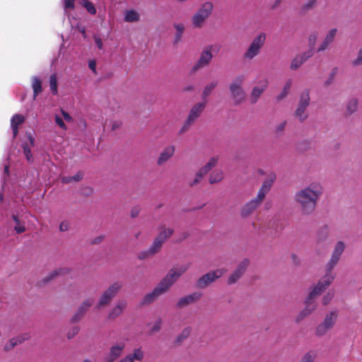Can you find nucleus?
<instances>
[{
  "label": "nucleus",
  "mask_w": 362,
  "mask_h": 362,
  "mask_svg": "<svg viewBox=\"0 0 362 362\" xmlns=\"http://www.w3.org/2000/svg\"><path fill=\"white\" fill-rule=\"evenodd\" d=\"M268 86V81L267 79L261 80L258 82V85L253 88L250 99L252 103H255L257 101L259 96L265 90Z\"/></svg>",
  "instance_id": "obj_16"
},
{
  "label": "nucleus",
  "mask_w": 362,
  "mask_h": 362,
  "mask_svg": "<svg viewBox=\"0 0 362 362\" xmlns=\"http://www.w3.org/2000/svg\"><path fill=\"white\" fill-rule=\"evenodd\" d=\"M175 28L176 29V32H178V33H183L184 31V29H185V26L182 23H177L175 25Z\"/></svg>",
  "instance_id": "obj_52"
},
{
  "label": "nucleus",
  "mask_w": 362,
  "mask_h": 362,
  "mask_svg": "<svg viewBox=\"0 0 362 362\" xmlns=\"http://www.w3.org/2000/svg\"><path fill=\"white\" fill-rule=\"evenodd\" d=\"M317 35L315 33H313L309 37V44L311 47V49L310 51H312L313 52V46L316 42Z\"/></svg>",
  "instance_id": "obj_43"
},
{
  "label": "nucleus",
  "mask_w": 362,
  "mask_h": 362,
  "mask_svg": "<svg viewBox=\"0 0 362 362\" xmlns=\"http://www.w3.org/2000/svg\"><path fill=\"white\" fill-rule=\"evenodd\" d=\"M358 107V100L356 98H352L349 100L346 106V114L351 115L355 112Z\"/></svg>",
  "instance_id": "obj_32"
},
{
  "label": "nucleus",
  "mask_w": 362,
  "mask_h": 362,
  "mask_svg": "<svg viewBox=\"0 0 362 362\" xmlns=\"http://www.w3.org/2000/svg\"><path fill=\"white\" fill-rule=\"evenodd\" d=\"M4 173L8 175V165H5L4 166Z\"/></svg>",
  "instance_id": "obj_62"
},
{
  "label": "nucleus",
  "mask_w": 362,
  "mask_h": 362,
  "mask_svg": "<svg viewBox=\"0 0 362 362\" xmlns=\"http://www.w3.org/2000/svg\"><path fill=\"white\" fill-rule=\"evenodd\" d=\"M32 88L33 90V98L42 92V81L37 76H33L32 78Z\"/></svg>",
  "instance_id": "obj_28"
},
{
  "label": "nucleus",
  "mask_w": 362,
  "mask_h": 362,
  "mask_svg": "<svg viewBox=\"0 0 362 362\" xmlns=\"http://www.w3.org/2000/svg\"><path fill=\"white\" fill-rule=\"evenodd\" d=\"M65 12L69 9H74L75 0H62Z\"/></svg>",
  "instance_id": "obj_41"
},
{
  "label": "nucleus",
  "mask_w": 362,
  "mask_h": 362,
  "mask_svg": "<svg viewBox=\"0 0 362 362\" xmlns=\"http://www.w3.org/2000/svg\"><path fill=\"white\" fill-rule=\"evenodd\" d=\"M321 193L322 187L319 184L313 183L296 194V199L305 214H310L314 211Z\"/></svg>",
  "instance_id": "obj_2"
},
{
  "label": "nucleus",
  "mask_w": 362,
  "mask_h": 362,
  "mask_svg": "<svg viewBox=\"0 0 362 362\" xmlns=\"http://www.w3.org/2000/svg\"><path fill=\"white\" fill-rule=\"evenodd\" d=\"M216 82H212L206 86L203 91L202 96L204 98H206L211 92V90L216 86Z\"/></svg>",
  "instance_id": "obj_40"
},
{
  "label": "nucleus",
  "mask_w": 362,
  "mask_h": 362,
  "mask_svg": "<svg viewBox=\"0 0 362 362\" xmlns=\"http://www.w3.org/2000/svg\"><path fill=\"white\" fill-rule=\"evenodd\" d=\"M25 117L20 114L13 115L11 119V128L13 132V137L15 138L18 133V126L24 123Z\"/></svg>",
  "instance_id": "obj_20"
},
{
  "label": "nucleus",
  "mask_w": 362,
  "mask_h": 362,
  "mask_svg": "<svg viewBox=\"0 0 362 362\" xmlns=\"http://www.w3.org/2000/svg\"><path fill=\"white\" fill-rule=\"evenodd\" d=\"M139 20V13L134 10H128L124 13V21L126 22H136Z\"/></svg>",
  "instance_id": "obj_31"
},
{
  "label": "nucleus",
  "mask_w": 362,
  "mask_h": 362,
  "mask_svg": "<svg viewBox=\"0 0 362 362\" xmlns=\"http://www.w3.org/2000/svg\"><path fill=\"white\" fill-rule=\"evenodd\" d=\"M337 29L333 28L331 29L329 33L327 34L323 42L320 45V47L318 48V52L324 51L327 49L328 45L333 41L336 34H337Z\"/></svg>",
  "instance_id": "obj_22"
},
{
  "label": "nucleus",
  "mask_w": 362,
  "mask_h": 362,
  "mask_svg": "<svg viewBox=\"0 0 362 362\" xmlns=\"http://www.w3.org/2000/svg\"><path fill=\"white\" fill-rule=\"evenodd\" d=\"M220 48L221 47L218 45H213L206 47L202 52L197 63L193 66V71H197V69L207 65L212 58L211 52L217 53L219 52Z\"/></svg>",
  "instance_id": "obj_7"
},
{
  "label": "nucleus",
  "mask_w": 362,
  "mask_h": 362,
  "mask_svg": "<svg viewBox=\"0 0 362 362\" xmlns=\"http://www.w3.org/2000/svg\"><path fill=\"white\" fill-rule=\"evenodd\" d=\"M78 332V329L76 327H74L72 328L71 330H70L68 334L67 337L69 339L72 338L75 334H76Z\"/></svg>",
  "instance_id": "obj_51"
},
{
  "label": "nucleus",
  "mask_w": 362,
  "mask_h": 362,
  "mask_svg": "<svg viewBox=\"0 0 362 362\" xmlns=\"http://www.w3.org/2000/svg\"><path fill=\"white\" fill-rule=\"evenodd\" d=\"M212 8L213 5L211 3H204L192 18V23L197 28L201 27L204 21L211 14Z\"/></svg>",
  "instance_id": "obj_8"
},
{
  "label": "nucleus",
  "mask_w": 362,
  "mask_h": 362,
  "mask_svg": "<svg viewBox=\"0 0 362 362\" xmlns=\"http://www.w3.org/2000/svg\"><path fill=\"white\" fill-rule=\"evenodd\" d=\"M28 142L23 143V148L24 155L28 162L33 161V155L31 153V148L35 145V139L30 133L27 134Z\"/></svg>",
  "instance_id": "obj_19"
},
{
  "label": "nucleus",
  "mask_w": 362,
  "mask_h": 362,
  "mask_svg": "<svg viewBox=\"0 0 362 362\" xmlns=\"http://www.w3.org/2000/svg\"><path fill=\"white\" fill-rule=\"evenodd\" d=\"M362 63V50H360L358 53L357 58L353 62L354 66H358Z\"/></svg>",
  "instance_id": "obj_45"
},
{
  "label": "nucleus",
  "mask_w": 362,
  "mask_h": 362,
  "mask_svg": "<svg viewBox=\"0 0 362 362\" xmlns=\"http://www.w3.org/2000/svg\"><path fill=\"white\" fill-rule=\"evenodd\" d=\"M245 81L243 75L238 76L230 86V93L236 103L242 102L245 98V93L242 88Z\"/></svg>",
  "instance_id": "obj_6"
},
{
  "label": "nucleus",
  "mask_w": 362,
  "mask_h": 362,
  "mask_svg": "<svg viewBox=\"0 0 362 362\" xmlns=\"http://www.w3.org/2000/svg\"><path fill=\"white\" fill-rule=\"evenodd\" d=\"M182 33L176 32L175 35V42L177 43L180 40Z\"/></svg>",
  "instance_id": "obj_58"
},
{
  "label": "nucleus",
  "mask_w": 362,
  "mask_h": 362,
  "mask_svg": "<svg viewBox=\"0 0 362 362\" xmlns=\"http://www.w3.org/2000/svg\"><path fill=\"white\" fill-rule=\"evenodd\" d=\"M144 357V353L141 349H136L132 354H129L119 362H134V361H141Z\"/></svg>",
  "instance_id": "obj_21"
},
{
  "label": "nucleus",
  "mask_w": 362,
  "mask_h": 362,
  "mask_svg": "<svg viewBox=\"0 0 362 362\" xmlns=\"http://www.w3.org/2000/svg\"><path fill=\"white\" fill-rule=\"evenodd\" d=\"M83 362H90L88 359H86Z\"/></svg>",
  "instance_id": "obj_64"
},
{
  "label": "nucleus",
  "mask_w": 362,
  "mask_h": 362,
  "mask_svg": "<svg viewBox=\"0 0 362 362\" xmlns=\"http://www.w3.org/2000/svg\"><path fill=\"white\" fill-rule=\"evenodd\" d=\"M88 66L94 73H96V63L94 60H91L88 63Z\"/></svg>",
  "instance_id": "obj_53"
},
{
  "label": "nucleus",
  "mask_w": 362,
  "mask_h": 362,
  "mask_svg": "<svg viewBox=\"0 0 362 362\" xmlns=\"http://www.w3.org/2000/svg\"><path fill=\"white\" fill-rule=\"evenodd\" d=\"M344 250V244L341 241H339L333 251L330 261L327 264V271L330 272L333 267L338 262L339 257Z\"/></svg>",
  "instance_id": "obj_14"
},
{
  "label": "nucleus",
  "mask_w": 362,
  "mask_h": 362,
  "mask_svg": "<svg viewBox=\"0 0 362 362\" xmlns=\"http://www.w3.org/2000/svg\"><path fill=\"white\" fill-rule=\"evenodd\" d=\"M223 178V173L220 170H216L212 173L209 177L210 183L213 184L219 182Z\"/></svg>",
  "instance_id": "obj_37"
},
{
  "label": "nucleus",
  "mask_w": 362,
  "mask_h": 362,
  "mask_svg": "<svg viewBox=\"0 0 362 362\" xmlns=\"http://www.w3.org/2000/svg\"><path fill=\"white\" fill-rule=\"evenodd\" d=\"M333 297V293H327L323 298V304L327 305L329 303Z\"/></svg>",
  "instance_id": "obj_47"
},
{
  "label": "nucleus",
  "mask_w": 362,
  "mask_h": 362,
  "mask_svg": "<svg viewBox=\"0 0 362 362\" xmlns=\"http://www.w3.org/2000/svg\"><path fill=\"white\" fill-rule=\"evenodd\" d=\"M139 209L137 207H135L132 210L131 215L132 217H135L139 214Z\"/></svg>",
  "instance_id": "obj_57"
},
{
  "label": "nucleus",
  "mask_w": 362,
  "mask_h": 362,
  "mask_svg": "<svg viewBox=\"0 0 362 362\" xmlns=\"http://www.w3.org/2000/svg\"><path fill=\"white\" fill-rule=\"evenodd\" d=\"M49 86L50 90L53 95H57L58 93V89H57V77L55 74H52L49 77Z\"/></svg>",
  "instance_id": "obj_33"
},
{
  "label": "nucleus",
  "mask_w": 362,
  "mask_h": 362,
  "mask_svg": "<svg viewBox=\"0 0 362 362\" xmlns=\"http://www.w3.org/2000/svg\"><path fill=\"white\" fill-rule=\"evenodd\" d=\"M81 4L90 14L95 15L96 13V8L91 1L88 0H81Z\"/></svg>",
  "instance_id": "obj_34"
},
{
  "label": "nucleus",
  "mask_w": 362,
  "mask_h": 362,
  "mask_svg": "<svg viewBox=\"0 0 362 362\" xmlns=\"http://www.w3.org/2000/svg\"><path fill=\"white\" fill-rule=\"evenodd\" d=\"M103 238L100 236V237H98L95 239V240H94V243H100L101 240H102Z\"/></svg>",
  "instance_id": "obj_63"
},
{
  "label": "nucleus",
  "mask_w": 362,
  "mask_h": 362,
  "mask_svg": "<svg viewBox=\"0 0 362 362\" xmlns=\"http://www.w3.org/2000/svg\"><path fill=\"white\" fill-rule=\"evenodd\" d=\"M190 334V328H185L182 334L178 337L177 340L179 341H182L183 339L187 337Z\"/></svg>",
  "instance_id": "obj_44"
},
{
  "label": "nucleus",
  "mask_w": 362,
  "mask_h": 362,
  "mask_svg": "<svg viewBox=\"0 0 362 362\" xmlns=\"http://www.w3.org/2000/svg\"><path fill=\"white\" fill-rule=\"evenodd\" d=\"M313 54L312 51H308L307 53H305L303 56H298L296 57L291 64V68L292 69H298L303 63L305 61L306 59L309 58Z\"/></svg>",
  "instance_id": "obj_25"
},
{
  "label": "nucleus",
  "mask_w": 362,
  "mask_h": 362,
  "mask_svg": "<svg viewBox=\"0 0 362 362\" xmlns=\"http://www.w3.org/2000/svg\"><path fill=\"white\" fill-rule=\"evenodd\" d=\"M285 124H286L285 122H283L282 124H281L279 125V127H278V128H277V132L282 131L284 129V128Z\"/></svg>",
  "instance_id": "obj_60"
},
{
  "label": "nucleus",
  "mask_w": 362,
  "mask_h": 362,
  "mask_svg": "<svg viewBox=\"0 0 362 362\" xmlns=\"http://www.w3.org/2000/svg\"><path fill=\"white\" fill-rule=\"evenodd\" d=\"M316 4V0H308V2L305 5V8L308 9L313 7Z\"/></svg>",
  "instance_id": "obj_54"
},
{
  "label": "nucleus",
  "mask_w": 362,
  "mask_h": 362,
  "mask_svg": "<svg viewBox=\"0 0 362 362\" xmlns=\"http://www.w3.org/2000/svg\"><path fill=\"white\" fill-rule=\"evenodd\" d=\"M266 40V35L261 33L257 35L252 42L247 52L245 53V57L247 59H252L257 56L260 48L264 45Z\"/></svg>",
  "instance_id": "obj_9"
},
{
  "label": "nucleus",
  "mask_w": 362,
  "mask_h": 362,
  "mask_svg": "<svg viewBox=\"0 0 362 362\" xmlns=\"http://www.w3.org/2000/svg\"><path fill=\"white\" fill-rule=\"evenodd\" d=\"M334 277L330 274H327L318 283L305 300V308L301 312L298 320L308 315L315 308V298L319 296L326 287L331 284Z\"/></svg>",
  "instance_id": "obj_4"
},
{
  "label": "nucleus",
  "mask_w": 362,
  "mask_h": 362,
  "mask_svg": "<svg viewBox=\"0 0 362 362\" xmlns=\"http://www.w3.org/2000/svg\"><path fill=\"white\" fill-rule=\"evenodd\" d=\"M217 163V158H212L209 161V163L203 168H202L196 175V177L194 180V181L190 184L192 186L197 185L200 182L202 177L206 174L213 167L216 165Z\"/></svg>",
  "instance_id": "obj_17"
},
{
  "label": "nucleus",
  "mask_w": 362,
  "mask_h": 362,
  "mask_svg": "<svg viewBox=\"0 0 362 362\" xmlns=\"http://www.w3.org/2000/svg\"><path fill=\"white\" fill-rule=\"evenodd\" d=\"M291 84H292L291 80H288L286 82V83L285 84V86L284 87V90L285 93H288V90L291 86Z\"/></svg>",
  "instance_id": "obj_55"
},
{
  "label": "nucleus",
  "mask_w": 362,
  "mask_h": 362,
  "mask_svg": "<svg viewBox=\"0 0 362 362\" xmlns=\"http://www.w3.org/2000/svg\"><path fill=\"white\" fill-rule=\"evenodd\" d=\"M94 40L96 46L98 49H103V42L100 37L95 35L94 36Z\"/></svg>",
  "instance_id": "obj_48"
},
{
  "label": "nucleus",
  "mask_w": 362,
  "mask_h": 362,
  "mask_svg": "<svg viewBox=\"0 0 362 362\" xmlns=\"http://www.w3.org/2000/svg\"><path fill=\"white\" fill-rule=\"evenodd\" d=\"M174 152L175 148L173 146L166 147L160 153L158 159V163L160 165L168 160L173 155Z\"/></svg>",
  "instance_id": "obj_23"
},
{
  "label": "nucleus",
  "mask_w": 362,
  "mask_h": 362,
  "mask_svg": "<svg viewBox=\"0 0 362 362\" xmlns=\"http://www.w3.org/2000/svg\"><path fill=\"white\" fill-rule=\"evenodd\" d=\"M204 107L205 103H199L191 109L188 117L184 124L183 129H187L199 117Z\"/></svg>",
  "instance_id": "obj_13"
},
{
  "label": "nucleus",
  "mask_w": 362,
  "mask_h": 362,
  "mask_svg": "<svg viewBox=\"0 0 362 362\" xmlns=\"http://www.w3.org/2000/svg\"><path fill=\"white\" fill-rule=\"evenodd\" d=\"M225 271L221 269H216L214 272H211L204 275L197 282L198 286L204 287L208 284L213 282L216 279L219 278L223 275Z\"/></svg>",
  "instance_id": "obj_15"
},
{
  "label": "nucleus",
  "mask_w": 362,
  "mask_h": 362,
  "mask_svg": "<svg viewBox=\"0 0 362 362\" xmlns=\"http://www.w3.org/2000/svg\"><path fill=\"white\" fill-rule=\"evenodd\" d=\"M200 297V294L194 293L180 298L177 303L179 307L192 303Z\"/></svg>",
  "instance_id": "obj_29"
},
{
  "label": "nucleus",
  "mask_w": 362,
  "mask_h": 362,
  "mask_svg": "<svg viewBox=\"0 0 362 362\" xmlns=\"http://www.w3.org/2000/svg\"><path fill=\"white\" fill-rule=\"evenodd\" d=\"M80 32L81 33L83 37L84 38H86V29L84 28H82L80 29Z\"/></svg>",
  "instance_id": "obj_61"
},
{
  "label": "nucleus",
  "mask_w": 362,
  "mask_h": 362,
  "mask_svg": "<svg viewBox=\"0 0 362 362\" xmlns=\"http://www.w3.org/2000/svg\"><path fill=\"white\" fill-rule=\"evenodd\" d=\"M189 268L188 264L173 267L165 277L159 283L154 290L144 298V303H151L156 297L163 293L168 288Z\"/></svg>",
  "instance_id": "obj_1"
},
{
  "label": "nucleus",
  "mask_w": 362,
  "mask_h": 362,
  "mask_svg": "<svg viewBox=\"0 0 362 362\" xmlns=\"http://www.w3.org/2000/svg\"><path fill=\"white\" fill-rule=\"evenodd\" d=\"M82 177H83L82 173L78 172L76 174V175H74L73 177H64L62 178V182L69 183V182H71L72 180L77 182V181L80 180L82 178Z\"/></svg>",
  "instance_id": "obj_38"
},
{
  "label": "nucleus",
  "mask_w": 362,
  "mask_h": 362,
  "mask_svg": "<svg viewBox=\"0 0 362 362\" xmlns=\"http://www.w3.org/2000/svg\"><path fill=\"white\" fill-rule=\"evenodd\" d=\"M173 234V230L171 229H166L161 232L159 235L154 240L152 245L149 248L148 250L142 252L139 254V259H144L149 255H153L160 248L163 242L169 238Z\"/></svg>",
  "instance_id": "obj_5"
},
{
  "label": "nucleus",
  "mask_w": 362,
  "mask_h": 362,
  "mask_svg": "<svg viewBox=\"0 0 362 362\" xmlns=\"http://www.w3.org/2000/svg\"><path fill=\"white\" fill-rule=\"evenodd\" d=\"M62 114L63 115V117L64 119L67 122H73V118L71 117V116L66 112L64 111V110H62Z\"/></svg>",
  "instance_id": "obj_50"
},
{
  "label": "nucleus",
  "mask_w": 362,
  "mask_h": 362,
  "mask_svg": "<svg viewBox=\"0 0 362 362\" xmlns=\"http://www.w3.org/2000/svg\"><path fill=\"white\" fill-rule=\"evenodd\" d=\"M160 325H161V320H156L151 328V332H155L158 331L160 328Z\"/></svg>",
  "instance_id": "obj_46"
},
{
  "label": "nucleus",
  "mask_w": 362,
  "mask_h": 362,
  "mask_svg": "<svg viewBox=\"0 0 362 362\" xmlns=\"http://www.w3.org/2000/svg\"><path fill=\"white\" fill-rule=\"evenodd\" d=\"M316 357V354L314 351H309L304 355L300 362H313Z\"/></svg>",
  "instance_id": "obj_39"
},
{
  "label": "nucleus",
  "mask_w": 362,
  "mask_h": 362,
  "mask_svg": "<svg viewBox=\"0 0 362 362\" xmlns=\"http://www.w3.org/2000/svg\"><path fill=\"white\" fill-rule=\"evenodd\" d=\"M55 122L64 130L66 129V126L64 124L63 119L59 115L54 117Z\"/></svg>",
  "instance_id": "obj_42"
},
{
  "label": "nucleus",
  "mask_w": 362,
  "mask_h": 362,
  "mask_svg": "<svg viewBox=\"0 0 362 362\" xmlns=\"http://www.w3.org/2000/svg\"><path fill=\"white\" fill-rule=\"evenodd\" d=\"M309 102V93L305 90L300 95L299 105L296 112V117H298L300 121H303L307 118L308 115L305 113V109L308 106Z\"/></svg>",
  "instance_id": "obj_11"
},
{
  "label": "nucleus",
  "mask_w": 362,
  "mask_h": 362,
  "mask_svg": "<svg viewBox=\"0 0 362 362\" xmlns=\"http://www.w3.org/2000/svg\"><path fill=\"white\" fill-rule=\"evenodd\" d=\"M122 285L117 282L111 285L109 288L105 291L101 296L98 303V307L107 305L110 300L116 295L118 291L120 289Z\"/></svg>",
  "instance_id": "obj_12"
},
{
  "label": "nucleus",
  "mask_w": 362,
  "mask_h": 362,
  "mask_svg": "<svg viewBox=\"0 0 362 362\" xmlns=\"http://www.w3.org/2000/svg\"><path fill=\"white\" fill-rule=\"evenodd\" d=\"M249 262L247 259H244L237 267L235 272L230 276L228 279V284H232L235 283L243 275L248 266Z\"/></svg>",
  "instance_id": "obj_18"
},
{
  "label": "nucleus",
  "mask_w": 362,
  "mask_h": 362,
  "mask_svg": "<svg viewBox=\"0 0 362 362\" xmlns=\"http://www.w3.org/2000/svg\"><path fill=\"white\" fill-rule=\"evenodd\" d=\"M69 272V270L68 269H66V268H62V269H59L58 270H55V271L52 272L49 274V276L45 279V282H48L49 281H50L51 279H54L57 276L65 275V274H66Z\"/></svg>",
  "instance_id": "obj_35"
},
{
  "label": "nucleus",
  "mask_w": 362,
  "mask_h": 362,
  "mask_svg": "<svg viewBox=\"0 0 362 362\" xmlns=\"http://www.w3.org/2000/svg\"><path fill=\"white\" fill-rule=\"evenodd\" d=\"M124 348V343H120L118 345L112 346L110 349V357L107 359L106 362H112L117 356L120 355Z\"/></svg>",
  "instance_id": "obj_24"
},
{
  "label": "nucleus",
  "mask_w": 362,
  "mask_h": 362,
  "mask_svg": "<svg viewBox=\"0 0 362 362\" xmlns=\"http://www.w3.org/2000/svg\"><path fill=\"white\" fill-rule=\"evenodd\" d=\"M69 228V223L67 221H62L59 225V229L61 231H66Z\"/></svg>",
  "instance_id": "obj_49"
},
{
  "label": "nucleus",
  "mask_w": 362,
  "mask_h": 362,
  "mask_svg": "<svg viewBox=\"0 0 362 362\" xmlns=\"http://www.w3.org/2000/svg\"><path fill=\"white\" fill-rule=\"evenodd\" d=\"M126 302L121 300L119 301L117 304V305L111 310V312L109 313V317L110 318H115L119 315H120L124 308L126 307Z\"/></svg>",
  "instance_id": "obj_27"
},
{
  "label": "nucleus",
  "mask_w": 362,
  "mask_h": 362,
  "mask_svg": "<svg viewBox=\"0 0 362 362\" xmlns=\"http://www.w3.org/2000/svg\"><path fill=\"white\" fill-rule=\"evenodd\" d=\"M275 179L276 175L274 173H271L268 176V179L263 182L262 187L259 189L257 197L252 199L243 206L240 211V214L243 217L249 216L259 207L264 200L266 194L270 190L272 185Z\"/></svg>",
  "instance_id": "obj_3"
},
{
  "label": "nucleus",
  "mask_w": 362,
  "mask_h": 362,
  "mask_svg": "<svg viewBox=\"0 0 362 362\" xmlns=\"http://www.w3.org/2000/svg\"><path fill=\"white\" fill-rule=\"evenodd\" d=\"M121 125V122L119 121H114L112 124V129L115 130L117 128H119Z\"/></svg>",
  "instance_id": "obj_56"
},
{
  "label": "nucleus",
  "mask_w": 362,
  "mask_h": 362,
  "mask_svg": "<svg viewBox=\"0 0 362 362\" xmlns=\"http://www.w3.org/2000/svg\"><path fill=\"white\" fill-rule=\"evenodd\" d=\"M93 300L88 299L85 300L80 306L78 313L73 317V321H76L79 319L81 315L85 312V310L93 304Z\"/></svg>",
  "instance_id": "obj_30"
},
{
  "label": "nucleus",
  "mask_w": 362,
  "mask_h": 362,
  "mask_svg": "<svg viewBox=\"0 0 362 362\" xmlns=\"http://www.w3.org/2000/svg\"><path fill=\"white\" fill-rule=\"evenodd\" d=\"M28 339V334H23L22 336L18 337L16 338H13L9 340V341L5 345V350L8 351L12 349L15 346L18 344L23 342V341Z\"/></svg>",
  "instance_id": "obj_26"
},
{
  "label": "nucleus",
  "mask_w": 362,
  "mask_h": 362,
  "mask_svg": "<svg viewBox=\"0 0 362 362\" xmlns=\"http://www.w3.org/2000/svg\"><path fill=\"white\" fill-rule=\"evenodd\" d=\"M13 219L16 223L14 230L17 233H22L25 230V227L22 224L18 217L15 215L13 216Z\"/></svg>",
  "instance_id": "obj_36"
},
{
  "label": "nucleus",
  "mask_w": 362,
  "mask_h": 362,
  "mask_svg": "<svg viewBox=\"0 0 362 362\" xmlns=\"http://www.w3.org/2000/svg\"><path fill=\"white\" fill-rule=\"evenodd\" d=\"M288 93H285L284 90L283 89L282 92L278 95L277 100H282L284 98H285L287 95Z\"/></svg>",
  "instance_id": "obj_59"
},
{
  "label": "nucleus",
  "mask_w": 362,
  "mask_h": 362,
  "mask_svg": "<svg viewBox=\"0 0 362 362\" xmlns=\"http://www.w3.org/2000/svg\"><path fill=\"white\" fill-rule=\"evenodd\" d=\"M337 314L335 311H332L327 314L322 323L319 325L316 329V334L318 336L324 335L327 330L331 329L336 321Z\"/></svg>",
  "instance_id": "obj_10"
}]
</instances>
